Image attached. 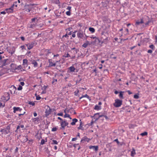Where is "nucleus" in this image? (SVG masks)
<instances>
[{
	"mask_svg": "<svg viewBox=\"0 0 157 157\" xmlns=\"http://www.w3.org/2000/svg\"><path fill=\"white\" fill-rule=\"evenodd\" d=\"M13 112L14 113H15L17 111H21L22 110V109L20 108V107H15L13 108Z\"/></svg>",
	"mask_w": 157,
	"mask_h": 157,
	"instance_id": "2eb2a0df",
	"label": "nucleus"
},
{
	"mask_svg": "<svg viewBox=\"0 0 157 157\" xmlns=\"http://www.w3.org/2000/svg\"><path fill=\"white\" fill-rule=\"evenodd\" d=\"M100 114H99V116H98V117L97 118V119H99L100 117H103L104 114H102L101 113H100Z\"/></svg>",
	"mask_w": 157,
	"mask_h": 157,
	"instance_id": "c03bdc74",
	"label": "nucleus"
},
{
	"mask_svg": "<svg viewBox=\"0 0 157 157\" xmlns=\"http://www.w3.org/2000/svg\"><path fill=\"white\" fill-rule=\"evenodd\" d=\"M76 31H75L74 33H73L72 34V37H75V32H76Z\"/></svg>",
	"mask_w": 157,
	"mask_h": 157,
	"instance_id": "69168bd1",
	"label": "nucleus"
},
{
	"mask_svg": "<svg viewBox=\"0 0 157 157\" xmlns=\"http://www.w3.org/2000/svg\"><path fill=\"white\" fill-rule=\"evenodd\" d=\"M47 87V86H44L42 87L41 89L43 90L41 92V94H45L46 93V89Z\"/></svg>",
	"mask_w": 157,
	"mask_h": 157,
	"instance_id": "ddd939ff",
	"label": "nucleus"
},
{
	"mask_svg": "<svg viewBox=\"0 0 157 157\" xmlns=\"http://www.w3.org/2000/svg\"><path fill=\"white\" fill-rule=\"evenodd\" d=\"M134 98L135 99H138L139 98V95L137 94H135L134 96Z\"/></svg>",
	"mask_w": 157,
	"mask_h": 157,
	"instance_id": "3c124183",
	"label": "nucleus"
},
{
	"mask_svg": "<svg viewBox=\"0 0 157 157\" xmlns=\"http://www.w3.org/2000/svg\"><path fill=\"white\" fill-rule=\"evenodd\" d=\"M114 141L115 142H116L118 144H119L120 143V142L118 141V139H116Z\"/></svg>",
	"mask_w": 157,
	"mask_h": 157,
	"instance_id": "0e129e2a",
	"label": "nucleus"
},
{
	"mask_svg": "<svg viewBox=\"0 0 157 157\" xmlns=\"http://www.w3.org/2000/svg\"><path fill=\"white\" fill-rule=\"evenodd\" d=\"M11 89H12V90H10V93L11 94H13V91H12V90L13 91V94H15V91L16 90V88L14 86H13V87H12L11 88Z\"/></svg>",
	"mask_w": 157,
	"mask_h": 157,
	"instance_id": "5701e85b",
	"label": "nucleus"
},
{
	"mask_svg": "<svg viewBox=\"0 0 157 157\" xmlns=\"http://www.w3.org/2000/svg\"><path fill=\"white\" fill-rule=\"evenodd\" d=\"M44 51H45V52H46L45 54H43V55H47V54H48V50H45V49H44V50H42V51H41V52H43Z\"/></svg>",
	"mask_w": 157,
	"mask_h": 157,
	"instance_id": "4c0bfd02",
	"label": "nucleus"
},
{
	"mask_svg": "<svg viewBox=\"0 0 157 157\" xmlns=\"http://www.w3.org/2000/svg\"><path fill=\"white\" fill-rule=\"evenodd\" d=\"M149 47L153 50H154V48H155V47H154V45L153 44L150 45L149 46Z\"/></svg>",
	"mask_w": 157,
	"mask_h": 157,
	"instance_id": "864d4df0",
	"label": "nucleus"
},
{
	"mask_svg": "<svg viewBox=\"0 0 157 157\" xmlns=\"http://www.w3.org/2000/svg\"><path fill=\"white\" fill-rule=\"evenodd\" d=\"M64 117L65 118H66V117H68L71 120V117H70V116L69 114H65L64 116Z\"/></svg>",
	"mask_w": 157,
	"mask_h": 157,
	"instance_id": "c9c22d12",
	"label": "nucleus"
},
{
	"mask_svg": "<svg viewBox=\"0 0 157 157\" xmlns=\"http://www.w3.org/2000/svg\"><path fill=\"white\" fill-rule=\"evenodd\" d=\"M77 137L74 138L72 139L71 140L72 141H75L76 140H77Z\"/></svg>",
	"mask_w": 157,
	"mask_h": 157,
	"instance_id": "e2e57ef3",
	"label": "nucleus"
},
{
	"mask_svg": "<svg viewBox=\"0 0 157 157\" xmlns=\"http://www.w3.org/2000/svg\"><path fill=\"white\" fill-rule=\"evenodd\" d=\"M35 95L36 97V99L37 100H39V95H37L36 93H35Z\"/></svg>",
	"mask_w": 157,
	"mask_h": 157,
	"instance_id": "de8ad7c7",
	"label": "nucleus"
},
{
	"mask_svg": "<svg viewBox=\"0 0 157 157\" xmlns=\"http://www.w3.org/2000/svg\"><path fill=\"white\" fill-rule=\"evenodd\" d=\"M147 52L148 53H150L151 54L152 52V51L151 50H148L147 51Z\"/></svg>",
	"mask_w": 157,
	"mask_h": 157,
	"instance_id": "774afa93",
	"label": "nucleus"
},
{
	"mask_svg": "<svg viewBox=\"0 0 157 157\" xmlns=\"http://www.w3.org/2000/svg\"><path fill=\"white\" fill-rule=\"evenodd\" d=\"M122 101L118 99L115 100V102L113 103V105L116 108L120 107L122 104Z\"/></svg>",
	"mask_w": 157,
	"mask_h": 157,
	"instance_id": "f03ea898",
	"label": "nucleus"
},
{
	"mask_svg": "<svg viewBox=\"0 0 157 157\" xmlns=\"http://www.w3.org/2000/svg\"><path fill=\"white\" fill-rule=\"evenodd\" d=\"M66 14L68 16H70L71 15V12L70 11H68L66 12Z\"/></svg>",
	"mask_w": 157,
	"mask_h": 157,
	"instance_id": "6e6d98bb",
	"label": "nucleus"
},
{
	"mask_svg": "<svg viewBox=\"0 0 157 157\" xmlns=\"http://www.w3.org/2000/svg\"><path fill=\"white\" fill-rule=\"evenodd\" d=\"M32 63L33 64V66L35 67H36L38 65L37 63L35 60H33L32 62Z\"/></svg>",
	"mask_w": 157,
	"mask_h": 157,
	"instance_id": "cd10ccee",
	"label": "nucleus"
},
{
	"mask_svg": "<svg viewBox=\"0 0 157 157\" xmlns=\"http://www.w3.org/2000/svg\"><path fill=\"white\" fill-rule=\"evenodd\" d=\"M90 139L88 138L86 136L83 137L81 140V142H82L83 141H86L89 142Z\"/></svg>",
	"mask_w": 157,
	"mask_h": 157,
	"instance_id": "4468645a",
	"label": "nucleus"
},
{
	"mask_svg": "<svg viewBox=\"0 0 157 157\" xmlns=\"http://www.w3.org/2000/svg\"><path fill=\"white\" fill-rule=\"evenodd\" d=\"M57 79H54L53 81H52V84H53L55 82H57Z\"/></svg>",
	"mask_w": 157,
	"mask_h": 157,
	"instance_id": "338daca9",
	"label": "nucleus"
},
{
	"mask_svg": "<svg viewBox=\"0 0 157 157\" xmlns=\"http://www.w3.org/2000/svg\"><path fill=\"white\" fill-rule=\"evenodd\" d=\"M52 144H57L58 142L56 140H52Z\"/></svg>",
	"mask_w": 157,
	"mask_h": 157,
	"instance_id": "ea45409f",
	"label": "nucleus"
},
{
	"mask_svg": "<svg viewBox=\"0 0 157 157\" xmlns=\"http://www.w3.org/2000/svg\"><path fill=\"white\" fill-rule=\"evenodd\" d=\"M51 112V109L50 108H49L48 109H46L45 111L46 116H47L49 115L50 114Z\"/></svg>",
	"mask_w": 157,
	"mask_h": 157,
	"instance_id": "dca6fc26",
	"label": "nucleus"
},
{
	"mask_svg": "<svg viewBox=\"0 0 157 157\" xmlns=\"http://www.w3.org/2000/svg\"><path fill=\"white\" fill-rule=\"evenodd\" d=\"M70 113H73L74 114H76V113L75 112V111L73 110V108H71L70 109Z\"/></svg>",
	"mask_w": 157,
	"mask_h": 157,
	"instance_id": "bb28decb",
	"label": "nucleus"
},
{
	"mask_svg": "<svg viewBox=\"0 0 157 157\" xmlns=\"http://www.w3.org/2000/svg\"><path fill=\"white\" fill-rule=\"evenodd\" d=\"M147 132H145L143 133H141L140 135L142 136H146V135H147Z\"/></svg>",
	"mask_w": 157,
	"mask_h": 157,
	"instance_id": "37998d69",
	"label": "nucleus"
},
{
	"mask_svg": "<svg viewBox=\"0 0 157 157\" xmlns=\"http://www.w3.org/2000/svg\"><path fill=\"white\" fill-rule=\"evenodd\" d=\"M2 99H1V100H0V108H3L5 106V103H4L3 104V103H2Z\"/></svg>",
	"mask_w": 157,
	"mask_h": 157,
	"instance_id": "393cba45",
	"label": "nucleus"
},
{
	"mask_svg": "<svg viewBox=\"0 0 157 157\" xmlns=\"http://www.w3.org/2000/svg\"><path fill=\"white\" fill-rule=\"evenodd\" d=\"M108 40V37H106L105 39H104L103 40L101 41V44H102L103 43H104L105 44H106Z\"/></svg>",
	"mask_w": 157,
	"mask_h": 157,
	"instance_id": "4be33fe9",
	"label": "nucleus"
},
{
	"mask_svg": "<svg viewBox=\"0 0 157 157\" xmlns=\"http://www.w3.org/2000/svg\"><path fill=\"white\" fill-rule=\"evenodd\" d=\"M22 89V86L20 85H19L18 87L17 88L18 90H21Z\"/></svg>",
	"mask_w": 157,
	"mask_h": 157,
	"instance_id": "4d7b16f0",
	"label": "nucleus"
},
{
	"mask_svg": "<svg viewBox=\"0 0 157 157\" xmlns=\"http://www.w3.org/2000/svg\"><path fill=\"white\" fill-rule=\"evenodd\" d=\"M90 42L88 41H86V42L83 44L82 45V47L84 48H86L88 45H90Z\"/></svg>",
	"mask_w": 157,
	"mask_h": 157,
	"instance_id": "f3484780",
	"label": "nucleus"
},
{
	"mask_svg": "<svg viewBox=\"0 0 157 157\" xmlns=\"http://www.w3.org/2000/svg\"><path fill=\"white\" fill-rule=\"evenodd\" d=\"M46 150H45V151H46V152L47 153H48V154H49V151L48 149V148H45Z\"/></svg>",
	"mask_w": 157,
	"mask_h": 157,
	"instance_id": "680f3d73",
	"label": "nucleus"
},
{
	"mask_svg": "<svg viewBox=\"0 0 157 157\" xmlns=\"http://www.w3.org/2000/svg\"><path fill=\"white\" fill-rule=\"evenodd\" d=\"M78 120L76 118H74L72 119V122L71 123V124L72 125H75L76 122H77Z\"/></svg>",
	"mask_w": 157,
	"mask_h": 157,
	"instance_id": "412c9836",
	"label": "nucleus"
},
{
	"mask_svg": "<svg viewBox=\"0 0 157 157\" xmlns=\"http://www.w3.org/2000/svg\"><path fill=\"white\" fill-rule=\"evenodd\" d=\"M89 30L92 33H94L95 32V29L93 28L90 27L89 28Z\"/></svg>",
	"mask_w": 157,
	"mask_h": 157,
	"instance_id": "2f4dec72",
	"label": "nucleus"
},
{
	"mask_svg": "<svg viewBox=\"0 0 157 157\" xmlns=\"http://www.w3.org/2000/svg\"><path fill=\"white\" fill-rule=\"evenodd\" d=\"M93 148L94 149L95 151H97L98 149V146H94V147Z\"/></svg>",
	"mask_w": 157,
	"mask_h": 157,
	"instance_id": "8fccbe9b",
	"label": "nucleus"
},
{
	"mask_svg": "<svg viewBox=\"0 0 157 157\" xmlns=\"http://www.w3.org/2000/svg\"><path fill=\"white\" fill-rule=\"evenodd\" d=\"M82 123L81 120H80V125L79 126L78 128V129H81L82 130H83V128L82 126Z\"/></svg>",
	"mask_w": 157,
	"mask_h": 157,
	"instance_id": "aec40b11",
	"label": "nucleus"
},
{
	"mask_svg": "<svg viewBox=\"0 0 157 157\" xmlns=\"http://www.w3.org/2000/svg\"><path fill=\"white\" fill-rule=\"evenodd\" d=\"M57 130V128L56 127L53 128L52 129V131L53 132L56 131Z\"/></svg>",
	"mask_w": 157,
	"mask_h": 157,
	"instance_id": "13d9d810",
	"label": "nucleus"
},
{
	"mask_svg": "<svg viewBox=\"0 0 157 157\" xmlns=\"http://www.w3.org/2000/svg\"><path fill=\"white\" fill-rule=\"evenodd\" d=\"M63 57H70V56L69 55V54L68 53H65L64 55L63 56Z\"/></svg>",
	"mask_w": 157,
	"mask_h": 157,
	"instance_id": "a19ab883",
	"label": "nucleus"
},
{
	"mask_svg": "<svg viewBox=\"0 0 157 157\" xmlns=\"http://www.w3.org/2000/svg\"><path fill=\"white\" fill-rule=\"evenodd\" d=\"M28 61L26 59H24L23 60V64L25 66L27 65Z\"/></svg>",
	"mask_w": 157,
	"mask_h": 157,
	"instance_id": "473e14b6",
	"label": "nucleus"
},
{
	"mask_svg": "<svg viewBox=\"0 0 157 157\" xmlns=\"http://www.w3.org/2000/svg\"><path fill=\"white\" fill-rule=\"evenodd\" d=\"M82 97H86L89 99H90V97L89 96H88L87 94H86L85 95H82Z\"/></svg>",
	"mask_w": 157,
	"mask_h": 157,
	"instance_id": "a18cd8bd",
	"label": "nucleus"
},
{
	"mask_svg": "<svg viewBox=\"0 0 157 157\" xmlns=\"http://www.w3.org/2000/svg\"><path fill=\"white\" fill-rule=\"evenodd\" d=\"M151 22V21L149 20L147 22H146L145 23V25H148V24H149V23Z\"/></svg>",
	"mask_w": 157,
	"mask_h": 157,
	"instance_id": "052dcab7",
	"label": "nucleus"
},
{
	"mask_svg": "<svg viewBox=\"0 0 157 157\" xmlns=\"http://www.w3.org/2000/svg\"><path fill=\"white\" fill-rule=\"evenodd\" d=\"M60 124H61V125L62 127V128L64 129L65 126H64V124L63 122V121H61L60 123Z\"/></svg>",
	"mask_w": 157,
	"mask_h": 157,
	"instance_id": "79ce46f5",
	"label": "nucleus"
},
{
	"mask_svg": "<svg viewBox=\"0 0 157 157\" xmlns=\"http://www.w3.org/2000/svg\"><path fill=\"white\" fill-rule=\"evenodd\" d=\"M9 60L7 59H5L2 61L1 67H6V66L9 67Z\"/></svg>",
	"mask_w": 157,
	"mask_h": 157,
	"instance_id": "20e7f679",
	"label": "nucleus"
},
{
	"mask_svg": "<svg viewBox=\"0 0 157 157\" xmlns=\"http://www.w3.org/2000/svg\"><path fill=\"white\" fill-rule=\"evenodd\" d=\"M68 69L70 71V72H74L75 71V69L74 67L73 66L69 67Z\"/></svg>",
	"mask_w": 157,
	"mask_h": 157,
	"instance_id": "a211bd4d",
	"label": "nucleus"
},
{
	"mask_svg": "<svg viewBox=\"0 0 157 157\" xmlns=\"http://www.w3.org/2000/svg\"><path fill=\"white\" fill-rule=\"evenodd\" d=\"M101 109V106H99L97 105H96L94 106V109L97 110H99Z\"/></svg>",
	"mask_w": 157,
	"mask_h": 157,
	"instance_id": "a878e982",
	"label": "nucleus"
},
{
	"mask_svg": "<svg viewBox=\"0 0 157 157\" xmlns=\"http://www.w3.org/2000/svg\"><path fill=\"white\" fill-rule=\"evenodd\" d=\"M35 27V25L34 24H30L28 26V27L29 28H34Z\"/></svg>",
	"mask_w": 157,
	"mask_h": 157,
	"instance_id": "c85d7f7f",
	"label": "nucleus"
},
{
	"mask_svg": "<svg viewBox=\"0 0 157 157\" xmlns=\"http://www.w3.org/2000/svg\"><path fill=\"white\" fill-rule=\"evenodd\" d=\"M29 104L32 105L33 106L35 104L34 102L33 101H29Z\"/></svg>",
	"mask_w": 157,
	"mask_h": 157,
	"instance_id": "603ef678",
	"label": "nucleus"
},
{
	"mask_svg": "<svg viewBox=\"0 0 157 157\" xmlns=\"http://www.w3.org/2000/svg\"><path fill=\"white\" fill-rule=\"evenodd\" d=\"M71 50H74V52L75 53H77L78 52L77 50L75 48H71Z\"/></svg>",
	"mask_w": 157,
	"mask_h": 157,
	"instance_id": "58836bf2",
	"label": "nucleus"
},
{
	"mask_svg": "<svg viewBox=\"0 0 157 157\" xmlns=\"http://www.w3.org/2000/svg\"><path fill=\"white\" fill-rule=\"evenodd\" d=\"M136 154L135 150L133 148L132 151L131 152V155L133 157L134 155Z\"/></svg>",
	"mask_w": 157,
	"mask_h": 157,
	"instance_id": "b1692460",
	"label": "nucleus"
},
{
	"mask_svg": "<svg viewBox=\"0 0 157 157\" xmlns=\"http://www.w3.org/2000/svg\"><path fill=\"white\" fill-rule=\"evenodd\" d=\"M39 118L38 117L34 118L33 119V121L35 123H38V120Z\"/></svg>",
	"mask_w": 157,
	"mask_h": 157,
	"instance_id": "c756f323",
	"label": "nucleus"
},
{
	"mask_svg": "<svg viewBox=\"0 0 157 157\" xmlns=\"http://www.w3.org/2000/svg\"><path fill=\"white\" fill-rule=\"evenodd\" d=\"M124 93V91H121L119 92V98L121 99H123L124 98L123 94V93Z\"/></svg>",
	"mask_w": 157,
	"mask_h": 157,
	"instance_id": "6ab92c4d",
	"label": "nucleus"
},
{
	"mask_svg": "<svg viewBox=\"0 0 157 157\" xmlns=\"http://www.w3.org/2000/svg\"><path fill=\"white\" fill-rule=\"evenodd\" d=\"M28 140V138L26 136H22L21 140V142L25 143Z\"/></svg>",
	"mask_w": 157,
	"mask_h": 157,
	"instance_id": "9d476101",
	"label": "nucleus"
},
{
	"mask_svg": "<svg viewBox=\"0 0 157 157\" xmlns=\"http://www.w3.org/2000/svg\"><path fill=\"white\" fill-rule=\"evenodd\" d=\"M10 66L12 68H13V69L15 70H19L21 69L22 68L21 65L16 67V65L13 63H12L10 65Z\"/></svg>",
	"mask_w": 157,
	"mask_h": 157,
	"instance_id": "423d86ee",
	"label": "nucleus"
},
{
	"mask_svg": "<svg viewBox=\"0 0 157 157\" xmlns=\"http://www.w3.org/2000/svg\"><path fill=\"white\" fill-rule=\"evenodd\" d=\"M9 67L6 66V67H2V69L1 70L0 76L3 75L8 73V71L10 70Z\"/></svg>",
	"mask_w": 157,
	"mask_h": 157,
	"instance_id": "f257e3e1",
	"label": "nucleus"
},
{
	"mask_svg": "<svg viewBox=\"0 0 157 157\" xmlns=\"http://www.w3.org/2000/svg\"><path fill=\"white\" fill-rule=\"evenodd\" d=\"M33 5L31 4L25 5V10L28 12H29L33 8Z\"/></svg>",
	"mask_w": 157,
	"mask_h": 157,
	"instance_id": "39448f33",
	"label": "nucleus"
},
{
	"mask_svg": "<svg viewBox=\"0 0 157 157\" xmlns=\"http://www.w3.org/2000/svg\"><path fill=\"white\" fill-rule=\"evenodd\" d=\"M71 6H68L67 7V9L69 10V11H71Z\"/></svg>",
	"mask_w": 157,
	"mask_h": 157,
	"instance_id": "bf43d9fd",
	"label": "nucleus"
},
{
	"mask_svg": "<svg viewBox=\"0 0 157 157\" xmlns=\"http://www.w3.org/2000/svg\"><path fill=\"white\" fill-rule=\"evenodd\" d=\"M15 3L13 4L12 6L9 8H7L5 9V11H6V12L8 13H12L13 12V10L12 8L15 5Z\"/></svg>",
	"mask_w": 157,
	"mask_h": 157,
	"instance_id": "0eeeda50",
	"label": "nucleus"
},
{
	"mask_svg": "<svg viewBox=\"0 0 157 157\" xmlns=\"http://www.w3.org/2000/svg\"><path fill=\"white\" fill-rule=\"evenodd\" d=\"M79 92V90H77L74 92L75 95L77 96L78 95V94Z\"/></svg>",
	"mask_w": 157,
	"mask_h": 157,
	"instance_id": "09e8293b",
	"label": "nucleus"
},
{
	"mask_svg": "<svg viewBox=\"0 0 157 157\" xmlns=\"http://www.w3.org/2000/svg\"><path fill=\"white\" fill-rule=\"evenodd\" d=\"M93 38L95 39L94 42H96L97 41H98L99 43H100L101 42L100 40H99L98 38H97V37H93Z\"/></svg>",
	"mask_w": 157,
	"mask_h": 157,
	"instance_id": "e433bc0d",
	"label": "nucleus"
},
{
	"mask_svg": "<svg viewBox=\"0 0 157 157\" xmlns=\"http://www.w3.org/2000/svg\"><path fill=\"white\" fill-rule=\"evenodd\" d=\"M10 128L9 126H7L6 128L2 129L0 132H2V134H6L10 132Z\"/></svg>",
	"mask_w": 157,
	"mask_h": 157,
	"instance_id": "7ed1b4c3",
	"label": "nucleus"
},
{
	"mask_svg": "<svg viewBox=\"0 0 157 157\" xmlns=\"http://www.w3.org/2000/svg\"><path fill=\"white\" fill-rule=\"evenodd\" d=\"M100 114V113H95L94 114V118L96 120H97L98 119H97V117H98V116H99V114Z\"/></svg>",
	"mask_w": 157,
	"mask_h": 157,
	"instance_id": "72a5a7b5",
	"label": "nucleus"
},
{
	"mask_svg": "<svg viewBox=\"0 0 157 157\" xmlns=\"http://www.w3.org/2000/svg\"><path fill=\"white\" fill-rule=\"evenodd\" d=\"M144 21L142 19H140V21L138 20L136 21L135 23V25L137 26L139 25L140 24H142L144 23Z\"/></svg>",
	"mask_w": 157,
	"mask_h": 157,
	"instance_id": "9b49d317",
	"label": "nucleus"
},
{
	"mask_svg": "<svg viewBox=\"0 0 157 157\" xmlns=\"http://www.w3.org/2000/svg\"><path fill=\"white\" fill-rule=\"evenodd\" d=\"M49 63V66L52 67L53 66H55L56 65V63H53L52 62V59H49L48 60Z\"/></svg>",
	"mask_w": 157,
	"mask_h": 157,
	"instance_id": "f8f14e48",
	"label": "nucleus"
},
{
	"mask_svg": "<svg viewBox=\"0 0 157 157\" xmlns=\"http://www.w3.org/2000/svg\"><path fill=\"white\" fill-rule=\"evenodd\" d=\"M6 95L7 96V98L6 100V101H8L10 99V94L7 93L6 94Z\"/></svg>",
	"mask_w": 157,
	"mask_h": 157,
	"instance_id": "f704fd0d",
	"label": "nucleus"
},
{
	"mask_svg": "<svg viewBox=\"0 0 157 157\" xmlns=\"http://www.w3.org/2000/svg\"><path fill=\"white\" fill-rule=\"evenodd\" d=\"M77 36L79 38L83 39L84 37V34L82 31V32L80 31H78L77 34Z\"/></svg>",
	"mask_w": 157,
	"mask_h": 157,
	"instance_id": "6e6552de",
	"label": "nucleus"
},
{
	"mask_svg": "<svg viewBox=\"0 0 157 157\" xmlns=\"http://www.w3.org/2000/svg\"><path fill=\"white\" fill-rule=\"evenodd\" d=\"M34 44L33 43H31L26 44L25 45L27 47L28 49L30 50L33 48L34 46Z\"/></svg>",
	"mask_w": 157,
	"mask_h": 157,
	"instance_id": "1a4fd4ad",
	"label": "nucleus"
},
{
	"mask_svg": "<svg viewBox=\"0 0 157 157\" xmlns=\"http://www.w3.org/2000/svg\"><path fill=\"white\" fill-rule=\"evenodd\" d=\"M47 140L46 138L45 140L42 139L41 141L40 144L43 145L44 144L45 142H47Z\"/></svg>",
	"mask_w": 157,
	"mask_h": 157,
	"instance_id": "7c9ffc66",
	"label": "nucleus"
},
{
	"mask_svg": "<svg viewBox=\"0 0 157 157\" xmlns=\"http://www.w3.org/2000/svg\"><path fill=\"white\" fill-rule=\"evenodd\" d=\"M63 122L64 124L65 127L67 126L68 124V122H67V121H66L65 120L64 121H63Z\"/></svg>",
	"mask_w": 157,
	"mask_h": 157,
	"instance_id": "5fc2aeb1",
	"label": "nucleus"
},
{
	"mask_svg": "<svg viewBox=\"0 0 157 157\" xmlns=\"http://www.w3.org/2000/svg\"><path fill=\"white\" fill-rule=\"evenodd\" d=\"M77 80H78L80 82L82 80V78L81 77V76L80 75H78V76Z\"/></svg>",
	"mask_w": 157,
	"mask_h": 157,
	"instance_id": "49530a36",
	"label": "nucleus"
}]
</instances>
